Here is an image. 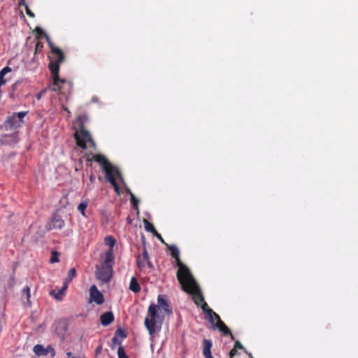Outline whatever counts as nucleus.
Masks as SVG:
<instances>
[{"label":"nucleus","mask_w":358,"mask_h":358,"mask_svg":"<svg viewBox=\"0 0 358 358\" xmlns=\"http://www.w3.org/2000/svg\"><path fill=\"white\" fill-rule=\"evenodd\" d=\"M22 292L23 294L26 295L27 301L29 306H31V301H30V297H31L30 287L29 286H26L25 287L23 288Z\"/></svg>","instance_id":"b1692460"},{"label":"nucleus","mask_w":358,"mask_h":358,"mask_svg":"<svg viewBox=\"0 0 358 358\" xmlns=\"http://www.w3.org/2000/svg\"><path fill=\"white\" fill-rule=\"evenodd\" d=\"M12 282H13V284H14V282H15V279H14L13 278H12Z\"/></svg>","instance_id":"c03bdc74"},{"label":"nucleus","mask_w":358,"mask_h":358,"mask_svg":"<svg viewBox=\"0 0 358 358\" xmlns=\"http://www.w3.org/2000/svg\"><path fill=\"white\" fill-rule=\"evenodd\" d=\"M59 252L57 251L52 252L51 257H50V262L51 263H56L59 262Z\"/></svg>","instance_id":"bb28decb"},{"label":"nucleus","mask_w":358,"mask_h":358,"mask_svg":"<svg viewBox=\"0 0 358 358\" xmlns=\"http://www.w3.org/2000/svg\"><path fill=\"white\" fill-rule=\"evenodd\" d=\"M167 249L171 252V257L176 260V266L178 269L176 273L178 282H181L182 279L192 275L189 269L187 266L183 264L180 258V252L177 246L174 245L166 244Z\"/></svg>","instance_id":"0eeeda50"},{"label":"nucleus","mask_w":358,"mask_h":358,"mask_svg":"<svg viewBox=\"0 0 358 358\" xmlns=\"http://www.w3.org/2000/svg\"><path fill=\"white\" fill-rule=\"evenodd\" d=\"M101 350V346H99L96 348V353H99L100 352Z\"/></svg>","instance_id":"a19ab883"},{"label":"nucleus","mask_w":358,"mask_h":358,"mask_svg":"<svg viewBox=\"0 0 358 358\" xmlns=\"http://www.w3.org/2000/svg\"><path fill=\"white\" fill-rule=\"evenodd\" d=\"M127 192L128 194H129L131 196V194H132V192H131V190H130V189H127Z\"/></svg>","instance_id":"37998d69"},{"label":"nucleus","mask_w":358,"mask_h":358,"mask_svg":"<svg viewBox=\"0 0 358 358\" xmlns=\"http://www.w3.org/2000/svg\"><path fill=\"white\" fill-rule=\"evenodd\" d=\"M106 245L110 246L109 250H113V247L116 243V240L113 236H107L104 239Z\"/></svg>","instance_id":"5701e85b"},{"label":"nucleus","mask_w":358,"mask_h":358,"mask_svg":"<svg viewBox=\"0 0 358 358\" xmlns=\"http://www.w3.org/2000/svg\"><path fill=\"white\" fill-rule=\"evenodd\" d=\"M19 5H25V0H20Z\"/></svg>","instance_id":"ea45409f"},{"label":"nucleus","mask_w":358,"mask_h":358,"mask_svg":"<svg viewBox=\"0 0 358 358\" xmlns=\"http://www.w3.org/2000/svg\"><path fill=\"white\" fill-rule=\"evenodd\" d=\"M12 69L9 66H5L0 71V84L3 85L7 83V80L4 78V76L8 73L11 72Z\"/></svg>","instance_id":"6ab92c4d"},{"label":"nucleus","mask_w":358,"mask_h":358,"mask_svg":"<svg viewBox=\"0 0 358 358\" xmlns=\"http://www.w3.org/2000/svg\"><path fill=\"white\" fill-rule=\"evenodd\" d=\"M158 309L163 310L165 313L168 314H171L172 313V309L169 306L168 301L164 298L163 296L159 295L157 297Z\"/></svg>","instance_id":"2eb2a0df"},{"label":"nucleus","mask_w":358,"mask_h":358,"mask_svg":"<svg viewBox=\"0 0 358 358\" xmlns=\"http://www.w3.org/2000/svg\"><path fill=\"white\" fill-rule=\"evenodd\" d=\"M117 355H118V358H129L125 351H124V349L122 346H120L118 348V350H117Z\"/></svg>","instance_id":"a878e982"},{"label":"nucleus","mask_w":358,"mask_h":358,"mask_svg":"<svg viewBox=\"0 0 358 358\" xmlns=\"http://www.w3.org/2000/svg\"><path fill=\"white\" fill-rule=\"evenodd\" d=\"M129 289L134 293H138L141 290V286L135 277H132L130 280Z\"/></svg>","instance_id":"a211bd4d"},{"label":"nucleus","mask_w":358,"mask_h":358,"mask_svg":"<svg viewBox=\"0 0 358 358\" xmlns=\"http://www.w3.org/2000/svg\"><path fill=\"white\" fill-rule=\"evenodd\" d=\"M138 200L135 198L134 194H131V203L134 206V208H138Z\"/></svg>","instance_id":"7c9ffc66"},{"label":"nucleus","mask_w":358,"mask_h":358,"mask_svg":"<svg viewBox=\"0 0 358 358\" xmlns=\"http://www.w3.org/2000/svg\"><path fill=\"white\" fill-rule=\"evenodd\" d=\"M115 336H120L122 338H125L127 337V334L125 333V331L122 329H118L116 331H115Z\"/></svg>","instance_id":"c756f323"},{"label":"nucleus","mask_w":358,"mask_h":358,"mask_svg":"<svg viewBox=\"0 0 358 358\" xmlns=\"http://www.w3.org/2000/svg\"><path fill=\"white\" fill-rule=\"evenodd\" d=\"M201 308L204 314H206V319L212 324V329L215 330L218 329L223 335L230 336L232 340H234V336L231 334L229 329L222 321L219 315L214 312L209 308L207 303L203 301L201 303Z\"/></svg>","instance_id":"20e7f679"},{"label":"nucleus","mask_w":358,"mask_h":358,"mask_svg":"<svg viewBox=\"0 0 358 358\" xmlns=\"http://www.w3.org/2000/svg\"><path fill=\"white\" fill-rule=\"evenodd\" d=\"M234 348H235L236 350L237 349H243V346L242 345V344L239 341H236L235 343H234Z\"/></svg>","instance_id":"c9c22d12"},{"label":"nucleus","mask_w":358,"mask_h":358,"mask_svg":"<svg viewBox=\"0 0 358 358\" xmlns=\"http://www.w3.org/2000/svg\"><path fill=\"white\" fill-rule=\"evenodd\" d=\"M100 321L103 326H108L114 321V315L113 313L110 311L104 313L101 315Z\"/></svg>","instance_id":"f3484780"},{"label":"nucleus","mask_w":358,"mask_h":358,"mask_svg":"<svg viewBox=\"0 0 358 358\" xmlns=\"http://www.w3.org/2000/svg\"><path fill=\"white\" fill-rule=\"evenodd\" d=\"M15 116L17 118V120L20 121V123L22 121V119L25 117L27 112H19V113H15Z\"/></svg>","instance_id":"cd10ccee"},{"label":"nucleus","mask_w":358,"mask_h":358,"mask_svg":"<svg viewBox=\"0 0 358 358\" xmlns=\"http://www.w3.org/2000/svg\"><path fill=\"white\" fill-rule=\"evenodd\" d=\"M158 319V306L155 303H151L148 307V316L145 319V326L152 337L156 331Z\"/></svg>","instance_id":"6e6552de"},{"label":"nucleus","mask_w":358,"mask_h":358,"mask_svg":"<svg viewBox=\"0 0 358 358\" xmlns=\"http://www.w3.org/2000/svg\"><path fill=\"white\" fill-rule=\"evenodd\" d=\"M90 295L91 301H94L96 304H102L104 301L103 294L95 285H92L90 287Z\"/></svg>","instance_id":"9b49d317"},{"label":"nucleus","mask_w":358,"mask_h":358,"mask_svg":"<svg viewBox=\"0 0 358 358\" xmlns=\"http://www.w3.org/2000/svg\"><path fill=\"white\" fill-rule=\"evenodd\" d=\"M136 263L138 265V267L141 269L145 268V265H148V266L150 268H153V265L150 261V257L148 252L146 250L145 246L144 245L143 251L141 255H138L136 258Z\"/></svg>","instance_id":"9d476101"},{"label":"nucleus","mask_w":358,"mask_h":358,"mask_svg":"<svg viewBox=\"0 0 358 358\" xmlns=\"http://www.w3.org/2000/svg\"><path fill=\"white\" fill-rule=\"evenodd\" d=\"M24 7H25V10H26V13L27 14L31 17H34V13L30 10V8H29V6L25 3V5H23Z\"/></svg>","instance_id":"2f4dec72"},{"label":"nucleus","mask_w":358,"mask_h":358,"mask_svg":"<svg viewBox=\"0 0 358 358\" xmlns=\"http://www.w3.org/2000/svg\"><path fill=\"white\" fill-rule=\"evenodd\" d=\"M34 352L36 355L40 356V355H47L48 352L46 350L44 349V348L41 345H36L34 347Z\"/></svg>","instance_id":"412c9836"},{"label":"nucleus","mask_w":358,"mask_h":358,"mask_svg":"<svg viewBox=\"0 0 358 358\" xmlns=\"http://www.w3.org/2000/svg\"><path fill=\"white\" fill-rule=\"evenodd\" d=\"M87 120L88 117L86 114L79 115L73 127L76 130L74 137L76 140L77 145L83 149L86 148L87 142L90 143V145L93 148L96 146L91 134L85 127V124Z\"/></svg>","instance_id":"7ed1b4c3"},{"label":"nucleus","mask_w":358,"mask_h":358,"mask_svg":"<svg viewBox=\"0 0 358 358\" xmlns=\"http://www.w3.org/2000/svg\"><path fill=\"white\" fill-rule=\"evenodd\" d=\"M91 155L92 158H90L88 155L87 161L91 162L94 161L101 165L102 171L105 173L106 180L113 187L115 192L120 194V189L116 180V177H122L119 169L113 166L104 155L101 154H91Z\"/></svg>","instance_id":"f03ea898"},{"label":"nucleus","mask_w":358,"mask_h":358,"mask_svg":"<svg viewBox=\"0 0 358 358\" xmlns=\"http://www.w3.org/2000/svg\"><path fill=\"white\" fill-rule=\"evenodd\" d=\"M87 205H88L87 202L84 201V202L80 203L78 206V210L82 213V215L83 216L85 215V210L87 208Z\"/></svg>","instance_id":"393cba45"},{"label":"nucleus","mask_w":358,"mask_h":358,"mask_svg":"<svg viewBox=\"0 0 358 358\" xmlns=\"http://www.w3.org/2000/svg\"><path fill=\"white\" fill-rule=\"evenodd\" d=\"M143 222H144L145 229L147 231L152 233L153 235L155 233L157 234V230L155 229L154 225L152 223H150L147 220H144Z\"/></svg>","instance_id":"aec40b11"},{"label":"nucleus","mask_w":358,"mask_h":358,"mask_svg":"<svg viewBox=\"0 0 358 358\" xmlns=\"http://www.w3.org/2000/svg\"><path fill=\"white\" fill-rule=\"evenodd\" d=\"M62 108H63L65 111H66V112L69 113V115H70V114H71V111L68 109V108H67V107H66V106H62Z\"/></svg>","instance_id":"58836bf2"},{"label":"nucleus","mask_w":358,"mask_h":358,"mask_svg":"<svg viewBox=\"0 0 358 358\" xmlns=\"http://www.w3.org/2000/svg\"><path fill=\"white\" fill-rule=\"evenodd\" d=\"M179 282L181 285L182 289L192 295L194 303L196 306H200L204 301V298L192 275L182 278L181 282Z\"/></svg>","instance_id":"39448f33"},{"label":"nucleus","mask_w":358,"mask_h":358,"mask_svg":"<svg viewBox=\"0 0 358 358\" xmlns=\"http://www.w3.org/2000/svg\"><path fill=\"white\" fill-rule=\"evenodd\" d=\"M230 358H233V357H230Z\"/></svg>","instance_id":"a18cd8bd"},{"label":"nucleus","mask_w":358,"mask_h":358,"mask_svg":"<svg viewBox=\"0 0 358 358\" xmlns=\"http://www.w3.org/2000/svg\"><path fill=\"white\" fill-rule=\"evenodd\" d=\"M64 220L62 218V217L55 213L52 215L51 220L47 224L46 229L48 231L52 229H61L64 227Z\"/></svg>","instance_id":"1a4fd4ad"},{"label":"nucleus","mask_w":358,"mask_h":358,"mask_svg":"<svg viewBox=\"0 0 358 358\" xmlns=\"http://www.w3.org/2000/svg\"><path fill=\"white\" fill-rule=\"evenodd\" d=\"M69 285L66 283L64 282V285L61 289H53L50 292V295L53 296L55 299L58 301H62L63 299L64 296L66 294V292L68 289Z\"/></svg>","instance_id":"4468645a"},{"label":"nucleus","mask_w":358,"mask_h":358,"mask_svg":"<svg viewBox=\"0 0 358 358\" xmlns=\"http://www.w3.org/2000/svg\"><path fill=\"white\" fill-rule=\"evenodd\" d=\"M90 179L92 182L94 180V176L92 174L90 177Z\"/></svg>","instance_id":"79ce46f5"},{"label":"nucleus","mask_w":358,"mask_h":358,"mask_svg":"<svg viewBox=\"0 0 358 358\" xmlns=\"http://www.w3.org/2000/svg\"><path fill=\"white\" fill-rule=\"evenodd\" d=\"M114 253L113 250H108L106 252L105 260L100 268L97 267L96 271V278L104 282H108L113 273V265L114 263Z\"/></svg>","instance_id":"423d86ee"},{"label":"nucleus","mask_w":358,"mask_h":358,"mask_svg":"<svg viewBox=\"0 0 358 358\" xmlns=\"http://www.w3.org/2000/svg\"><path fill=\"white\" fill-rule=\"evenodd\" d=\"M68 329V324L66 320H59L56 324L55 332L57 336L63 340Z\"/></svg>","instance_id":"f8f14e48"},{"label":"nucleus","mask_w":358,"mask_h":358,"mask_svg":"<svg viewBox=\"0 0 358 358\" xmlns=\"http://www.w3.org/2000/svg\"><path fill=\"white\" fill-rule=\"evenodd\" d=\"M237 354V350L235 349V348H233L230 350L229 352V357H233L234 356H235Z\"/></svg>","instance_id":"e433bc0d"},{"label":"nucleus","mask_w":358,"mask_h":358,"mask_svg":"<svg viewBox=\"0 0 358 358\" xmlns=\"http://www.w3.org/2000/svg\"><path fill=\"white\" fill-rule=\"evenodd\" d=\"M76 276V271L74 268H71L69 272L67 277L64 281V283H66L68 285L69 282Z\"/></svg>","instance_id":"4be33fe9"},{"label":"nucleus","mask_w":358,"mask_h":358,"mask_svg":"<svg viewBox=\"0 0 358 358\" xmlns=\"http://www.w3.org/2000/svg\"><path fill=\"white\" fill-rule=\"evenodd\" d=\"M36 33H37L38 34H39V35H41V36H45V37H46V36H48V35H47V34L43 31V30L41 28H40V27H37V28L36 29Z\"/></svg>","instance_id":"72a5a7b5"},{"label":"nucleus","mask_w":358,"mask_h":358,"mask_svg":"<svg viewBox=\"0 0 358 358\" xmlns=\"http://www.w3.org/2000/svg\"><path fill=\"white\" fill-rule=\"evenodd\" d=\"M20 126V121L17 120V117L15 116V113H13L12 115L8 116L7 119L3 122V128L6 130H9L13 128L18 127Z\"/></svg>","instance_id":"ddd939ff"},{"label":"nucleus","mask_w":358,"mask_h":358,"mask_svg":"<svg viewBox=\"0 0 358 358\" xmlns=\"http://www.w3.org/2000/svg\"><path fill=\"white\" fill-rule=\"evenodd\" d=\"M43 48V43H41L40 41H37V43H36V45H35V54L37 52H41Z\"/></svg>","instance_id":"c85d7f7f"},{"label":"nucleus","mask_w":358,"mask_h":358,"mask_svg":"<svg viewBox=\"0 0 358 358\" xmlns=\"http://www.w3.org/2000/svg\"><path fill=\"white\" fill-rule=\"evenodd\" d=\"M213 344L210 340L204 339L203 341V355L205 358H213L211 354Z\"/></svg>","instance_id":"dca6fc26"},{"label":"nucleus","mask_w":358,"mask_h":358,"mask_svg":"<svg viewBox=\"0 0 358 358\" xmlns=\"http://www.w3.org/2000/svg\"><path fill=\"white\" fill-rule=\"evenodd\" d=\"M66 355L69 358H76L77 357L74 356L72 352H68Z\"/></svg>","instance_id":"4c0bfd02"},{"label":"nucleus","mask_w":358,"mask_h":358,"mask_svg":"<svg viewBox=\"0 0 358 358\" xmlns=\"http://www.w3.org/2000/svg\"><path fill=\"white\" fill-rule=\"evenodd\" d=\"M112 343H113V344H117V345H119L120 346H121L122 341L120 340L116 336H115L112 338Z\"/></svg>","instance_id":"473e14b6"},{"label":"nucleus","mask_w":358,"mask_h":358,"mask_svg":"<svg viewBox=\"0 0 358 358\" xmlns=\"http://www.w3.org/2000/svg\"><path fill=\"white\" fill-rule=\"evenodd\" d=\"M46 41L50 49L51 54V55L48 56L50 59L48 67L53 79V83L50 86V89L53 92L62 94L64 93L63 85L66 83V80L65 79L60 78L59 73L60 64L64 62L65 55L60 48L56 47L53 44L49 36H46Z\"/></svg>","instance_id":"f257e3e1"},{"label":"nucleus","mask_w":358,"mask_h":358,"mask_svg":"<svg viewBox=\"0 0 358 358\" xmlns=\"http://www.w3.org/2000/svg\"><path fill=\"white\" fill-rule=\"evenodd\" d=\"M154 236H155V237H157V238L161 241V243H162L164 244L165 245H166V244H167V243L164 241V240L163 239V238L162 237V236H161V235H160L157 231V234L155 233V234H154Z\"/></svg>","instance_id":"f704fd0d"}]
</instances>
